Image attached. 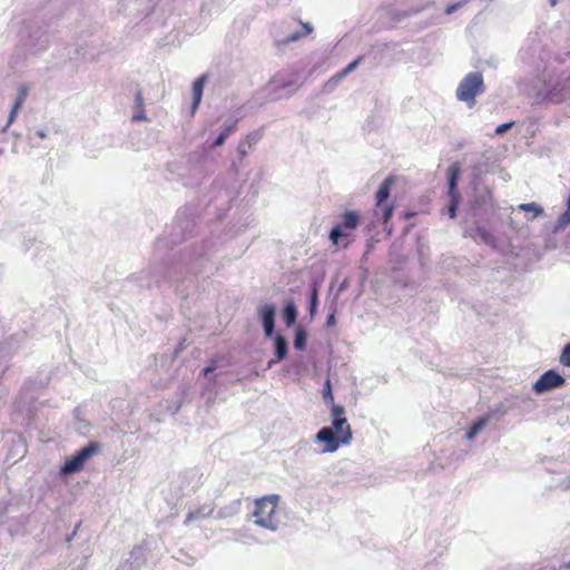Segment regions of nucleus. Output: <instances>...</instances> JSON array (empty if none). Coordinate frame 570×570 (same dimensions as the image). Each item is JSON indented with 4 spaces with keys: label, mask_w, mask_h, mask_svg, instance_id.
Listing matches in <instances>:
<instances>
[{
    "label": "nucleus",
    "mask_w": 570,
    "mask_h": 570,
    "mask_svg": "<svg viewBox=\"0 0 570 570\" xmlns=\"http://www.w3.org/2000/svg\"><path fill=\"white\" fill-rule=\"evenodd\" d=\"M37 137L39 139H52V137L48 132H46L45 130H38L37 131Z\"/></svg>",
    "instance_id": "nucleus-44"
},
{
    "label": "nucleus",
    "mask_w": 570,
    "mask_h": 570,
    "mask_svg": "<svg viewBox=\"0 0 570 570\" xmlns=\"http://www.w3.org/2000/svg\"><path fill=\"white\" fill-rule=\"evenodd\" d=\"M343 79L344 77L342 76L341 72H337L336 75L331 77L324 85L325 91H332Z\"/></svg>",
    "instance_id": "nucleus-32"
},
{
    "label": "nucleus",
    "mask_w": 570,
    "mask_h": 570,
    "mask_svg": "<svg viewBox=\"0 0 570 570\" xmlns=\"http://www.w3.org/2000/svg\"><path fill=\"white\" fill-rule=\"evenodd\" d=\"M214 512V505L213 504H204L199 507L197 510L190 511L184 521L185 524L190 523L191 521L200 518H208Z\"/></svg>",
    "instance_id": "nucleus-20"
},
{
    "label": "nucleus",
    "mask_w": 570,
    "mask_h": 570,
    "mask_svg": "<svg viewBox=\"0 0 570 570\" xmlns=\"http://www.w3.org/2000/svg\"><path fill=\"white\" fill-rule=\"evenodd\" d=\"M514 125H515L514 121L502 124L495 128L494 134H498V135L503 134V132L508 131L509 129H511Z\"/></svg>",
    "instance_id": "nucleus-40"
},
{
    "label": "nucleus",
    "mask_w": 570,
    "mask_h": 570,
    "mask_svg": "<svg viewBox=\"0 0 570 570\" xmlns=\"http://www.w3.org/2000/svg\"><path fill=\"white\" fill-rule=\"evenodd\" d=\"M566 383V379L554 370L544 372L533 384L532 390L537 394L561 387Z\"/></svg>",
    "instance_id": "nucleus-5"
},
{
    "label": "nucleus",
    "mask_w": 570,
    "mask_h": 570,
    "mask_svg": "<svg viewBox=\"0 0 570 570\" xmlns=\"http://www.w3.org/2000/svg\"><path fill=\"white\" fill-rule=\"evenodd\" d=\"M179 407H180V404H178V405L176 406V409L174 410L173 414H176V413L178 412Z\"/></svg>",
    "instance_id": "nucleus-50"
},
{
    "label": "nucleus",
    "mask_w": 570,
    "mask_h": 570,
    "mask_svg": "<svg viewBox=\"0 0 570 570\" xmlns=\"http://www.w3.org/2000/svg\"><path fill=\"white\" fill-rule=\"evenodd\" d=\"M283 320L287 326H293L297 320V308L293 299L286 302L283 308Z\"/></svg>",
    "instance_id": "nucleus-23"
},
{
    "label": "nucleus",
    "mask_w": 570,
    "mask_h": 570,
    "mask_svg": "<svg viewBox=\"0 0 570 570\" xmlns=\"http://www.w3.org/2000/svg\"><path fill=\"white\" fill-rule=\"evenodd\" d=\"M238 118L235 116L227 117L223 122V129L217 134L213 142H225L229 134L236 128Z\"/></svg>",
    "instance_id": "nucleus-18"
},
{
    "label": "nucleus",
    "mask_w": 570,
    "mask_h": 570,
    "mask_svg": "<svg viewBox=\"0 0 570 570\" xmlns=\"http://www.w3.org/2000/svg\"><path fill=\"white\" fill-rule=\"evenodd\" d=\"M488 421H489L488 416H482V417L478 419L470 426L469 431L466 432V439L469 441H472L478 435V433H480L485 428V425L488 424Z\"/></svg>",
    "instance_id": "nucleus-27"
},
{
    "label": "nucleus",
    "mask_w": 570,
    "mask_h": 570,
    "mask_svg": "<svg viewBox=\"0 0 570 570\" xmlns=\"http://www.w3.org/2000/svg\"><path fill=\"white\" fill-rule=\"evenodd\" d=\"M264 138V129L261 128L247 136V142L258 141Z\"/></svg>",
    "instance_id": "nucleus-36"
},
{
    "label": "nucleus",
    "mask_w": 570,
    "mask_h": 570,
    "mask_svg": "<svg viewBox=\"0 0 570 570\" xmlns=\"http://www.w3.org/2000/svg\"><path fill=\"white\" fill-rule=\"evenodd\" d=\"M470 0H463V1L456 2L454 4L448 6L446 9H445V13L446 14H452L454 11H456L459 8H461L464 4H466Z\"/></svg>",
    "instance_id": "nucleus-39"
},
{
    "label": "nucleus",
    "mask_w": 570,
    "mask_h": 570,
    "mask_svg": "<svg viewBox=\"0 0 570 570\" xmlns=\"http://www.w3.org/2000/svg\"><path fill=\"white\" fill-rule=\"evenodd\" d=\"M360 224V214L356 210H346L342 215V222L340 225H342L343 228L348 230H354L357 228Z\"/></svg>",
    "instance_id": "nucleus-22"
},
{
    "label": "nucleus",
    "mask_w": 570,
    "mask_h": 570,
    "mask_svg": "<svg viewBox=\"0 0 570 570\" xmlns=\"http://www.w3.org/2000/svg\"><path fill=\"white\" fill-rule=\"evenodd\" d=\"M76 534V530L67 538V541H71Z\"/></svg>",
    "instance_id": "nucleus-47"
},
{
    "label": "nucleus",
    "mask_w": 570,
    "mask_h": 570,
    "mask_svg": "<svg viewBox=\"0 0 570 570\" xmlns=\"http://www.w3.org/2000/svg\"><path fill=\"white\" fill-rule=\"evenodd\" d=\"M560 362L566 366H570V342L563 347Z\"/></svg>",
    "instance_id": "nucleus-35"
},
{
    "label": "nucleus",
    "mask_w": 570,
    "mask_h": 570,
    "mask_svg": "<svg viewBox=\"0 0 570 570\" xmlns=\"http://www.w3.org/2000/svg\"><path fill=\"white\" fill-rule=\"evenodd\" d=\"M472 237L491 247H494L497 243L495 237L484 226H478L475 228V234L472 235Z\"/></svg>",
    "instance_id": "nucleus-24"
},
{
    "label": "nucleus",
    "mask_w": 570,
    "mask_h": 570,
    "mask_svg": "<svg viewBox=\"0 0 570 570\" xmlns=\"http://www.w3.org/2000/svg\"><path fill=\"white\" fill-rule=\"evenodd\" d=\"M240 502L238 500L234 501L230 507L220 509L216 518H226L233 515L239 510Z\"/></svg>",
    "instance_id": "nucleus-31"
},
{
    "label": "nucleus",
    "mask_w": 570,
    "mask_h": 570,
    "mask_svg": "<svg viewBox=\"0 0 570 570\" xmlns=\"http://www.w3.org/2000/svg\"><path fill=\"white\" fill-rule=\"evenodd\" d=\"M85 465V462L75 453L72 456L66 460L63 465L60 468V474L70 475L79 472Z\"/></svg>",
    "instance_id": "nucleus-17"
},
{
    "label": "nucleus",
    "mask_w": 570,
    "mask_h": 570,
    "mask_svg": "<svg viewBox=\"0 0 570 570\" xmlns=\"http://www.w3.org/2000/svg\"><path fill=\"white\" fill-rule=\"evenodd\" d=\"M183 343H179L178 347L175 351V354H178V352L181 350Z\"/></svg>",
    "instance_id": "nucleus-48"
},
{
    "label": "nucleus",
    "mask_w": 570,
    "mask_h": 570,
    "mask_svg": "<svg viewBox=\"0 0 570 570\" xmlns=\"http://www.w3.org/2000/svg\"><path fill=\"white\" fill-rule=\"evenodd\" d=\"M485 92L483 75L480 71L466 73L458 85L455 97L459 101L465 102L470 108L476 104L475 98Z\"/></svg>",
    "instance_id": "nucleus-2"
},
{
    "label": "nucleus",
    "mask_w": 570,
    "mask_h": 570,
    "mask_svg": "<svg viewBox=\"0 0 570 570\" xmlns=\"http://www.w3.org/2000/svg\"><path fill=\"white\" fill-rule=\"evenodd\" d=\"M274 347H275V356L276 360H271L268 362V367L271 368L276 362L283 360L287 355L288 343L283 335H275L274 337Z\"/></svg>",
    "instance_id": "nucleus-16"
},
{
    "label": "nucleus",
    "mask_w": 570,
    "mask_h": 570,
    "mask_svg": "<svg viewBox=\"0 0 570 570\" xmlns=\"http://www.w3.org/2000/svg\"><path fill=\"white\" fill-rule=\"evenodd\" d=\"M550 3H551L552 7H554L556 3H557V0H550Z\"/></svg>",
    "instance_id": "nucleus-51"
},
{
    "label": "nucleus",
    "mask_w": 570,
    "mask_h": 570,
    "mask_svg": "<svg viewBox=\"0 0 570 570\" xmlns=\"http://www.w3.org/2000/svg\"><path fill=\"white\" fill-rule=\"evenodd\" d=\"M313 28L309 23H299V27L293 31H289L288 33H285L279 29H277L274 33V40L275 45L277 47L287 45L289 42H294L299 40L301 38L309 35L312 32Z\"/></svg>",
    "instance_id": "nucleus-7"
},
{
    "label": "nucleus",
    "mask_w": 570,
    "mask_h": 570,
    "mask_svg": "<svg viewBox=\"0 0 570 570\" xmlns=\"http://www.w3.org/2000/svg\"><path fill=\"white\" fill-rule=\"evenodd\" d=\"M145 562V549L141 546H136L129 552L128 558L117 568V570H140Z\"/></svg>",
    "instance_id": "nucleus-11"
},
{
    "label": "nucleus",
    "mask_w": 570,
    "mask_h": 570,
    "mask_svg": "<svg viewBox=\"0 0 570 570\" xmlns=\"http://www.w3.org/2000/svg\"><path fill=\"white\" fill-rule=\"evenodd\" d=\"M146 114H145V110H144V107H135V112L132 115V120L134 121H142V120H146Z\"/></svg>",
    "instance_id": "nucleus-37"
},
{
    "label": "nucleus",
    "mask_w": 570,
    "mask_h": 570,
    "mask_svg": "<svg viewBox=\"0 0 570 570\" xmlns=\"http://www.w3.org/2000/svg\"><path fill=\"white\" fill-rule=\"evenodd\" d=\"M135 102H136V108L144 107V98H142V94L140 90H138L136 94Z\"/></svg>",
    "instance_id": "nucleus-42"
},
{
    "label": "nucleus",
    "mask_w": 570,
    "mask_h": 570,
    "mask_svg": "<svg viewBox=\"0 0 570 570\" xmlns=\"http://www.w3.org/2000/svg\"><path fill=\"white\" fill-rule=\"evenodd\" d=\"M520 210H523V212H532L533 213V216L531 217V219L540 216L543 214V208L542 206L538 205L537 203H524V204H520L519 207H518Z\"/></svg>",
    "instance_id": "nucleus-28"
},
{
    "label": "nucleus",
    "mask_w": 570,
    "mask_h": 570,
    "mask_svg": "<svg viewBox=\"0 0 570 570\" xmlns=\"http://www.w3.org/2000/svg\"><path fill=\"white\" fill-rule=\"evenodd\" d=\"M209 261V255L204 250V245H202V252H194L189 258V268L194 274L204 273V264Z\"/></svg>",
    "instance_id": "nucleus-14"
},
{
    "label": "nucleus",
    "mask_w": 570,
    "mask_h": 570,
    "mask_svg": "<svg viewBox=\"0 0 570 570\" xmlns=\"http://www.w3.org/2000/svg\"><path fill=\"white\" fill-rule=\"evenodd\" d=\"M98 451L99 444L97 442H89L86 446L78 450L76 454L86 463Z\"/></svg>",
    "instance_id": "nucleus-26"
},
{
    "label": "nucleus",
    "mask_w": 570,
    "mask_h": 570,
    "mask_svg": "<svg viewBox=\"0 0 570 570\" xmlns=\"http://www.w3.org/2000/svg\"><path fill=\"white\" fill-rule=\"evenodd\" d=\"M318 307V292L316 285L312 287L311 296H309V306L308 312L311 317L313 318L317 312Z\"/></svg>",
    "instance_id": "nucleus-30"
},
{
    "label": "nucleus",
    "mask_w": 570,
    "mask_h": 570,
    "mask_svg": "<svg viewBox=\"0 0 570 570\" xmlns=\"http://www.w3.org/2000/svg\"><path fill=\"white\" fill-rule=\"evenodd\" d=\"M343 229L344 228L342 227V225L337 224L330 230L328 237L334 245H338L341 239L346 237V234L343 232Z\"/></svg>",
    "instance_id": "nucleus-29"
},
{
    "label": "nucleus",
    "mask_w": 570,
    "mask_h": 570,
    "mask_svg": "<svg viewBox=\"0 0 570 570\" xmlns=\"http://www.w3.org/2000/svg\"><path fill=\"white\" fill-rule=\"evenodd\" d=\"M275 315L276 306L272 303L264 304L258 308V316L262 321L264 333L267 337H271L275 333Z\"/></svg>",
    "instance_id": "nucleus-10"
},
{
    "label": "nucleus",
    "mask_w": 570,
    "mask_h": 570,
    "mask_svg": "<svg viewBox=\"0 0 570 570\" xmlns=\"http://www.w3.org/2000/svg\"><path fill=\"white\" fill-rule=\"evenodd\" d=\"M71 570H85V569H83V566L80 564L78 567L72 568Z\"/></svg>",
    "instance_id": "nucleus-49"
},
{
    "label": "nucleus",
    "mask_w": 570,
    "mask_h": 570,
    "mask_svg": "<svg viewBox=\"0 0 570 570\" xmlns=\"http://www.w3.org/2000/svg\"><path fill=\"white\" fill-rule=\"evenodd\" d=\"M382 210H383L382 219H383V223L385 224L392 217L394 207H393V205H385Z\"/></svg>",
    "instance_id": "nucleus-38"
},
{
    "label": "nucleus",
    "mask_w": 570,
    "mask_h": 570,
    "mask_svg": "<svg viewBox=\"0 0 570 570\" xmlns=\"http://www.w3.org/2000/svg\"><path fill=\"white\" fill-rule=\"evenodd\" d=\"M307 332L302 325H297L295 328L294 347L298 351H303L306 347Z\"/></svg>",
    "instance_id": "nucleus-25"
},
{
    "label": "nucleus",
    "mask_w": 570,
    "mask_h": 570,
    "mask_svg": "<svg viewBox=\"0 0 570 570\" xmlns=\"http://www.w3.org/2000/svg\"><path fill=\"white\" fill-rule=\"evenodd\" d=\"M323 399L326 404H331L332 406H333V404H335L330 380L325 381L324 390H323Z\"/></svg>",
    "instance_id": "nucleus-33"
},
{
    "label": "nucleus",
    "mask_w": 570,
    "mask_h": 570,
    "mask_svg": "<svg viewBox=\"0 0 570 570\" xmlns=\"http://www.w3.org/2000/svg\"><path fill=\"white\" fill-rule=\"evenodd\" d=\"M2 154V151L0 150V155Z\"/></svg>",
    "instance_id": "nucleus-52"
},
{
    "label": "nucleus",
    "mask_w": 570,
    "mask_h": 570,
    "mask_svg": "<svg viewBox=\"0 0 570 570\" xmlns=\"http://www.w3.org/2000/svg\"><path fill=\"white\" fill-rule=\"evenodd\" d=\"M460 166L458 163L452 164L448 168V186H449V196H450V204L448 207V214L450 218H455L456 210L461 200V195L458 190V181L460 178Z\"/></svg>",
    "instance_id": "nucleus-4"
},
{
    "label": "nucleus",
    "mask_w": 570,
    "mask_h": 570,
    "mask_svg": "<svg viewBox=\"0 0 570 570\" xmlns=\"http://www.w3.org/2000/svg\"><path fill=\"white\" fill-rule=\"evenodd\" d=\"M203 473L197 469L184 471L178 476L179 491L181 495L194 493L202 484Z\"/></svg>",
    "instance_id": "nucleus-6"
},
{
    "label": "nucleus",
    "mask_w": 570,
    "mask_h": 570,
    "mask_svg": "<svg viewBox=\"0 0 570 570\" xmlns=\"http://www.w3.org/2000/svg\"><path fill=\"white\" fill-rule=\"evenodd\" d=\"M361 60H362V57H358L355 60H353L352 62H350L343 70L340 71L342 73V76L345 78L348 73L353 72L360 65Z\"/></svg>",
    "instance_id": "nucleus-34"
},
{
    "label": "nucleus",
    "mask_w": 570,
    "mask_h": 570,
    "mask_svg": "<svg viewBox=\"0 0 570 570\" xmlns=\"http://www.w3.org/2000/svg\"><path fill=\"white\" fill-rule=\"evenodd\" d=\"M394 183H395V177L391 175V176L386 177L383 180V183L380 185V187L375 194V200H376L377 207H381L385 203V200H387V198L391 195V188L394 185Z\"/></svg>",
    "instance_id": "nucleus-15"
},
{
    "label": "nucleus",
    "mask_w": 570,
    "mask_h": 570,
    "mask_svg": "<svg viewBox=\"0 0 570 570\" xmlns=\"http://www.w3.org/2000/svg\"><path fill=\"white\" fill-rule=\"evenodd\" d=\"M142 274L148 277V282L146 284L148 287H151L153 285L158 286L163 282L174 281V276L165 273L164 268L160 266H151L147 271L142 272Z\"/></svg>",
    "instance_id": "nucleus-12"
},
{
    "label": "nucleus",
    "mask_w": 570,
    "mask_h": 570,
    "mask_svg": "<svg viewBox=\"0 0 570 570\" xmlns=\"http://www.w3.org/2000/svg\"><path fill=\"white\" fill-rule=\"evenodd\" d=\"M196 224L191 214L187 215L186 212H179L173 228L180 232L184 236L191 235Z\"/></svg>",
    "instance_id": "nucleus-13"
},
{
    "label": "nucleus",
    "mask_w": 570,
    "mask_h": 570,
    "mask_svg": "<svg viewBox=\"0 0 570 570\" xmlns=\"http://www.w3.org/2000/svg\"><path fill=\"white\" fill-rule=\"evenodd\" d=\"M205 82H206V77L202 76L198 79H196L195 82L193 83V104H191L193 112L198 108V106L202 101Z\"/></svg>",
    "instance_id": "nucleus-19"
},
{
    "label": "nucleus",
    "mask_w": 570,
    "mask_h": 570,
    "mask_svg": "<svg viewBox=\"0 0 570 570\" xmlns=\"http://www.w3.org/2000/svg\"><path fill=\"white\" fill-rule=\"evenodd\" d=\"M332 424L327 426L333 429L338 435H345L347 432H352L351 426L345 417V409L342 405L333 404L331 406Z\"/></svg>",
    "instance_id": "nucleus-8"
},
{
    "label": "nucleus",
    "mask_w": 570,
    "mask_h": 570,
    "mask_svg": "<svg viewBox=\"0 0 570 570\" xmlns=\"http://www.w3.org/2000/svg\"><path fill=\"white\" fill-rule=\"evenodd\" d=\"M278 494H269L255 501V524L271 531H276L279 527L278 520L275 518L276 509L279 502Z\"/></svg>",
    "instance_id": "nucleus-1"
},
{
    "label": "nucleus",
    "mask_w": 570,
    "mask_h": 570,
    "mask_svg": "<svg viewBox=\"0 0 570 570\" xmlns=\"http://www.w3.org/2000/svg\"><path fill=\"white\" fill-rule=\"evenodd\" d=\"M336 323V318H335V311H333L332 313H330L327 315V320H326V325L327 326H334Z\"/></svg>",
    "instance_id": "nucleus-43"
},
{
    "label": "nucleus",
    "mask_w": 570,
    "mask_h": 570,
    "mask_svg": "<svg viewBox=\"0 0 570 570\" xmlns=\"http://www.w3.org/2000/svg\"><path fill=\"white\" fill-rule=\"evenodd\" d=\"M243 146L244 145H239V148H238V153H239L240 157H244L247 154V151L244 148H242Z\"/></svg>",
    "instance_id": "nucleus-46"
},
{
    "label": "nucleus",
    "mask_w": 570,
    "mask_h": 570,
    "mask_svg": "<svg viewBox=\"0 0 570 570\" xmlns=\"http://www.w3.org/2000/svg\"><path fill=\"white\" fill-rule=\"evenodd\" d=\"M216 368H217V361L212 360L210 364L208 366H206L205 368H203L202 373L204 376H207L210 373H213Z\"/></svg>",
    "instance_id": "nucleus-41"
},
{
    "label": "nucleus",
    "mask_w": 570,
    "mask_h": 570,
    "mask_svg": "<svg viewBox=\"0 0 570 570\" xmlns=\"http://www.w3.org/2000/svg\"><path fill=\"white\" fill-rule=\"evenodd\" d=\"M348 287V281L344 279L338 286V293L344 292Z\"/></svg>",
    "instance_id": "nucleus-45"
},
{
    "label": "nucleus",
    "mask_w": 570,
    "mask_h": 570,
    "mask_svg": "<svg viewBox=\"0 0 570 570\" xmlns=\"http://www.w3.org/2000/svg\"><path fill=\"white\" fill-rule=\"evenodd\" d=\"M271 86H273L274 89H283L285 91L277 94V98L289 97L301 87L299 76L293 75L289 79L276 76L272 80Z\"/></svg>",
    "instance_id": "nucleus-9"
},
{
    "label": "nucleus",
    "mask_w": 570,
    "mask_h": 570,
    "mask_svg": "<svg viewBox=\"0 0 570 570\" xmlns=\"http://www.w3.org/2000/svg\"><path fill=\"white\" fill-rule=\"evenodd\" d=\"M315 441L325 444V448L322 450L323 453H332L335 452L341 444L346 445L351 443L352 432H347L345 435H338L333 429L324 426L315 434Z\"/></svg>",
    "instance_id": "nucleus-3"
},
{
    "label": "nucleus",
    "mask_w": 570,
    "mask_h": 570,
    "mask_svg": "<svg viewBox=\"0 0 570 570\" xmlns=\"http://www.w3.org/2000/svg\"><path fill=\"white\" fill-rule=\"evenodd\" d=\"M28 94H29V88L27 86L19 87L16 101L10 111L9 122L13 121L18 110L23 106Z\"/></svg>",
    "instance_id": "nucleus-21"
}]
</instances>
